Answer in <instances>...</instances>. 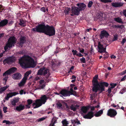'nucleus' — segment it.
<instances>
[{
    "mask_svg": "<svg viewBox=\"0 0 126 126\" xmlns=\"http://www.w3.org/2000/svg\"><path fill=\"white\" fill-rule=\"evenodd\" d=\"M20 64L24 68L34 67L36 64V62L28 55H25L19 59Z\"/></svg>",
    "mask_w": 126,
    "mask_h": 126,
    "instance_id": "1",
    "label": "nucleus"
},
{
    "mask_svg": "<svg viewBox=\"0 0 126 126\" xmlns=\"http://www.w3.org/2000/svg\"><path fill=\"white\" fill-rule=\"evenodd\" d=\"M47 99V97L45 95H42L40 99L36 100L35 102L33 103V106H35L33 107V108H38L41 106L43 104H44Z\"/></svg>",
    "mask_w": 126,
    "mask_h": 126,
    "instance_id": "2",
    "label": "nucleus"
},
{
    "mask_svg": "<svg viewBox=\"0 0 126 126\" xmlns=\"http://www.w3.org/2000/svg\"><path fill=\"white\" fill-rule=\"evenodd\" d=\"M16 40L14 37H10L8 40L7 43L4 47L5 51H7L8 48H10L14 46V44L16 43Z\"/></svg>",
    "mask_w": 126,
    "mask_h": 126,
    "instance_id": "3",
    "label": "nucleus"
},
{
    "mask_svg": "<svg viewBox=\"0 0 126 126\" xmlns=\"http://www.w3.org/2000/svg\"><path fill=\"white\" fill-rule=\"evenodd\" d=\"M47 27L44 24H40L36 26L35 28L32 29V30L34 32H36L44 33Z\"/></svg>",
    "mask_w": 126,
    "mask_h": 126,
    "instance_id": "4",
    "label": "nucleus"
},
{
    "mask_svg": "<svg viewBox=\"0 0 126 126\" xmlns=\"http://www.w3.org/2000/svg\"><path fill=\"white\" fill-rule=\"evenodd\" d=\"M44 33L50 36L54 35L55 34V30L53 26H50L47 25L45 31Z\"/></svg>",
    "mask_w": 126,
    "mask_h": 126,
    "instance_id": "5",
    "label": "nucleus"
},
{
    "mask_svg": "<svg viewBox=\"0 0 126 126\" xmlns=\"http://www.w3.org/2000/svg\"><path fill=\"white\" fill-rule=\"evenodd\" d=\"M37 74L38 75H43L46 78H48L50 75L49 70L44 67L41 68L38 71Z\"/></svg>",
    "mask_w": 126,
    "mask_h": 126,
    "instance_id": "6",
    "label": "nucleus"
},
{
    "mask_svg": "<svg viewBox=\"0 0 126 126\" xmlns=\"http://www.w3.org/2000/svg\"><path fill=\"white\" fill-rule=\"evenodd\" d=\"M98 51L100 53H104L106 52V47L104 45L102 42H99L98 44Z\"/></svg>",
    "mask_w": 126,
    "mask_h": 126,
    "instance_id": "7",
    "label": "nucleus"
},
{
    "mask_svg": "<svg viewBox=\"0 0 126 126\" xmlns=\"http://www.w3.org/2000/svg\"><path fill=\"white\" fill-rule=\"evenodd\" d=\"M98 76L97 75H95L93 78V84L94 87L93 88V91L96 92L97 90H96L97 88V87L99 86V83L97 82V78Z\"/></svg>",
    "mask_w": 126,
    "mask_h": 126,
    "instance_id": "8",
    "label": "nucleus"
},
{
    "mask_svg": "<svg viewBox=\"0 0 126 126\" xmlns=\"http://www.w3.org/2000/svg\"><path fill=\"white\" fill-rule=\"evenodd\" d=\"M108 85V84L107 82H103L100 83V84L99 83V86L97 87V92L98 90H100L101 92L103 91L104 90V86L107 87ZM96 90H97V89Z\"/></svg>",
    "mask_w": 126,
    "mask_h": 126,
    "instance_id": "9",
    "label": "nucleus"
},
{
    "mask_svg": "<svg viewBox=\"0 0 126 126\" xmlns=\"http://www.w3.org/2000/svg\"><path fill=\"white\" fill-rule=\"evenodd\" d=\"M72 14L71 15L73 16L74 15H78L79 14L80 12L79 10L77 7H72Z\"/></svg>",
    "mask_w": 126,
    "mask_h": 126,
    "instance_id": "10",
    "label": "nucleus"
},
{
    "mask_svg": "<svg viewBox=\"0 0 126 126\" xmlns=\"http://www.w3.org/2000/svg\"><path fill=\"white\" fill-rule=\"evenodd\" d=\"M117 114L116 111L114 110L110 109L108 110L107 114L108 116L113 117H114Z\"/></svg>",
    "mask_w": 126,
    "mask_h": 126,
    "instance_id": "11",
    "label": "nucleus"
},
{
    "mask_svg": "<svg viewBox=\"0 0 126 126\" xmlns=\"http://www.w3.org/2000/svg\"><path fill=\"white\" fill-rule=\"evenodd\" d=\"M15 59V58L14 57H10L8 58L5 59L3 61V62L5 63H7L9 64H10L12 63L13 62H14Z\"/></svg>",
    "mask_w": 126,
    "mask_h": 126,
    "instance_id": "12",
    "label": "nucleus"
},
{
    "mask_svg": "<svg viewBox=\"0 0 126 126\" xmlns=\"http://www.w3.org/2000/svg\"><path fill=\"white\" fill-rule=\"evenodd\" d=\"M60 93L64 96H69L71 94L70 91L65 90H62L60 92Z\"/></svg>",
    "mask_w": 126,
    "mask_h": 126,
    "instance_id": "13",
    "label": "nucleus"
},
{
    "mask_svg": "<svg viewBox=\"0 0 126 126\" xmlns=\"http://www.w3.org/2000/svg\"><path fill=\"white\" fill-rule=\"evenodd\" d=\"M76 5L80 11L84 10L86 7V5L83 3H77Z\"/></svg>",
    "mask_w": 126,
    "mask_h": 126,
    "instance_id": "14",
    "label": "nucleus"
},
{
    "mask_svg": "<svg viewBox=\"0 0 126 126\" xmlns=\"http://www.w3.org/2000/svg\"><path fill=\"white\" fill-rule=\"evenodd\" d=\"M40 84L38 87L36 89V88L35 90L38 89H43L45 86L46 85L45 82L43 80H40L39 82Z\"/></svg>",
    "mask_w": 126,
    "mask_h": 126,
    "instance_id": "15",
    "label": "nucleus"
},
{
    "mask_svg": "<svg viewBox=\"0 0 126 126\" xmlns=\"http://www.w3.org/2000/svg\"><path fill=\"white\" fill-rule=\"evenodd\" d=\"M21 75L19 73L15 74L12 76V78L14 80H18L21 78Z\"/></svg>",
    "mask_w": 126,
    "mask_h": 126,
    "instance_id": "16",
    "label": "nucleus"
},
{
    "mask_svg": "<svg viewBox=\"0 0 126 126\" xmlns=\"http://www.w3.org/2000/svg\"><path fill=\"white\" fill-rule=\"evenodd\" d=\"M18 94V93L16 92L9 93L7 94L6 96L5 97V99L6 100H8L9 98L13 96H15Z\"/></svg>",
    "mask_w": 126,
    "mask_h": 126,
    "instance_id": "17",
    "label": "nucleus"
},
{
    "mask_svg": "<svg viewBox=\"0 0 126 126\" xmlns=\"http://www.w3.org/2000/svg\"><path fill=\"white\" fill-rule=\"evenodd\" d=\"M94 116L93 113L92 111L89 112L87 114L83 116V117L86 119H91Z\"/></svg>",
    "mask_w": 126,
    "mask_h": 126,
    "instance_id": "18",
    "label": "nucleus"
},
{
    "mask_svg": "<svg viewBox=\"0 0 126 126\" xmlns=\"http://www.w3.org/2000/svg\"><path fill=\"white\" fill-rule=\"evenodd\" d=\"M25 108L24 105L23 104L19 105L17 106L15 108V109L18 111H20L23 110Z\"/></svg>",
    "mask_w": 126,
    "mask_h": 126,
    "instance_id": "19",
    "label": "nucleus"
},
{
    "mask_svg": "<svg viewBox=\"0 0 126 126\" xmlns=\"http://www.w3.org/2000/svg\"><path fill=\"white\" fill-rule=\"evenodd\" d=\"M109 35L108 33L105 31H101L100 34V36L101 39H102L104 36L106 37H107Z\"/></svg>",
    "mask_w": 126,
    "mask_h": 126,
    "instance_id": "20",
    "label": "nucleus"
},
{
    "mask_svg": "<svg viewBox=\"0 0 126 126\" xmlns=\"http://www.w3.org/2000/svg\"><path fill=\"white\" fill-rule=\"evenodd\" d=\"M10 74L8 71V70L6 71L4 73L3 75V76L4 78L3 79V80L5 82V84L7 79L8 77V75H9Z\"/></svg>",
    "mask_w": 126,
    "mask_h": 126,
    "instance_id": "21",
    "label": "nucleus"
},
{
    "mask_svg": "<svg viewBox=\"0 0 126 126\" xmlns=\"http://www.w3.org/2000/svg\"><path fill=\"white\" fill-rule=\"evenodd\" d=\"M27 80L26 78H23L20 82L18 84V86L20 87L24 86Z\"/></svg>",
    "mask_w": 126,
    "mask_h": 126,
    "instance_id": "22",
    "label": "nucleus"
},
{
    "mask_svg": "<svg viewBox=\"0 0 126 126\" xmlns=\"http://www.w3.org/2000/svg\"><path fill=\"white\" fill-rule=\"evenodd\" d=\"M89 108L88 107H83L81 109L80 112L83 114L86 113L88 110Z\"/></svg>",
    "mask_w": 126,
    "mask_h": 126,
    "instance_id": "23",
    "label": "nucleus"
},
{
    "mask_svg": "<svg viewBox=\"0 0 126 126\" xmlns=\"http://www.w3.org/2000/svg\"><path fill=\"white\" fill-rule=\"evenodd\" d=\"M112 6L115 7H118L122 6L123 4L121 3L113 2L111 4Z\"/></svg>",
    "mask_w": 126,
    "mask_h": 126,
    "instance_id": "24",
    "label": "nucleus"
},
{
    "mask_svg": "<svg viewBox=\"0 0 126 126\" xmlns=\"http://www.w3.org/2000/svg\"><path fill=\"white\" fill-rule=\"evenodd\" d=\"M79 106L77 104H74L72 105L70 107L71 109L74 111H75L79 107Z\"/></svg>",
    "mask_w": 126,
    "mask_h": 126,
    "instance_id": "25",
    "label": "nucleus"
},
{
    "mask_svg": "<svg viewBox=\"0 0 126 126\" xmlns=\"http://www.w3.org/2000/svg\"><path fill=\"white\" fill-rule=\"evenodd\" d=\"M71 121L72 123L73 124V126H76L77 125L80 124V122L78 120H72Z\"/></svg>",
    "mask_w": 126,
    "mask_h": 126,
    "instance_id": "26",
    "label": "nucleus"
},
{
    "mask_svg": "<svg viewBox=\"0 0 126 126\" xmlns=\"http://www.w3.org/2000/svg\"><path fill=\"white\" fill-rule=\"evenodd\" d=\"M103 110H100L96 112L94 116L96 117L100 116L103 114Z\"/></svg>",
    "mask_w": 126,
    "mask_h": 126,
    "instance_id": "27",
    "label": "nucleus"
},
{
    "mask_svg": "<svg viewBox=\"0 0 126 126\" xmlns=\"http://www.w3.org/2000/svg\"><path fill=\"white\" fill-rule=\"evenodd\" d=\"M8 23V20L6 19L1 21L0 22V27H2L6 25Z\"/></svg>",
    "mask_w": 126,
    "mask_h": 126,
    "instance_id": "28",
    "label": "nucleus"
},
{
    "mask_svg": "<svg viewBox=\"0 0 126 126\" xmlns=\"http://www.w3.org/2000/svg\"><path fill=\"white\" fill-rule=\"evenodd\" d=\"M25 42V37H22L20 39V41L19 42V44L22 47L23 44Z\"/></svg>",
    "mask_w": 126,
    "mask_h": 126,
    "instance_id": "29",
    "label": "nucleus"
},
{
    "mask_svg": "<svg viewBox=\"0 0 126 126\" xmlns=\"http://www.w3.org/2000/svg\"><path fill=\"white\" fill-rule=\"evenodd\" d=\"M9 87V85H7L0 88V93L2 94Z\"/></svg>",
    "mask_w": 126,
    "mask_h": 126,
    "instance_id": "30",
    "label": "nucleus"
},
{
    "mask_svg": "<svg viewBox=\"0 0 126 126\" xmlns=\"http://www.w3.org/2000/svg\"><path fill=\"white\" fill-rule=\"evenodd\" d=\"M16 68L15 67H12L9 70H8L10 74L13 73L16 70Z\"/></svg>",
    "mask_w": 126,
    "mask_h": 126,
    "instance_id": "31",
    "label": "nucleus"
},
{
    "mask_svg": "<svg viewBox=\"0 0 126 126\" xmlns=\"http://www.w3.org/2000/svg\"><path fill=\"white\" fill-rule=\"evenodd\" d=\"M56 118H53L52 119L51 123L50 124L49 126H54V124L55 123H56Z\"/></svg>",
    "mask_w": 126,
    "mask_h": 126,
    "instance_id": "32",
    "label": "nucleus"
},
{
    "mask_svg": "<svg viewBox=\"0 0 126 126\" xmlns=\"http://www.w3.org/2000/svg\"><path fill=\"white\" fill-rule=\"evenodd\" d=\"M114 19L115 21L118 23H123L122 19L119 17L114 18Z\"/></svg>",
    "mask_w": 126,
    "mask_h": 126,
    "instance_id": "33",
    "label": "nucleus"
},
{
    "mask_svg": "<svg viewBox=\"0 0 126 126\" xmlns=\"http://www.w3.org/2000/svg\"><path fill=\"white\" fill-rule=\"evenodd\" d=\"M18 101V99H14L11 101L12 104L13 106H15L16 103Z\"/></svg>",
    "mask_w": 126,
    "mask_h": 126,
    "instance_id": "34",
    "label": "nucleus"
},
{
    "mask_svg": "<svg viewBox=\"0 0 126 126\" xmlns=\"http://www.w3.org/2000/svg\"><path fill=\"white\" fill-rule=\"evenodd\" d=\"M31 71H29L26 72L25 75L24 76L23 78H26V80H27L29 75L31 73Z\"/></svg>",
    "mask_w": 126,
    "mask_h": 126,
    "instance_id": "35",
    "label": "nucleus"
},
{
    "mask_svg": "<svg viewBox=\"0 0 126 126\" xmlns=\"http://www.w3.org/2000/svg\"><path fill=\"white\" fill-rule=\"evenodd\" d=\"M27 102L28 104L26 105V106L27 108H29L30 107V105L32 103V101L31 99H28L27 100Z\"/></svg>",
    "mask_w": 126,
    "mask_h": 126,
    "instance_id": "36",
    "label": "nucleus"
},
{
    "mask_svg": "<svg viewBox=\"0 0 126 126\" xmlns=\"http://www.w3.org/2000/svg\"><path fill=\"white\" fill-rule=\"evenodd\" d=\"M70 11V9L69 8H66L64 11V13L65 14L67 15L68 14Z\"/></svg>",
    "mask_w": 126,
    "mask_h": 126,
    "instance_id": "37",
    "label": "nucleus"
},
{
    "mask_svg": "<svg viewBox=\"0 0 126 126\" xmlns=\"http://www.w3.org/2000/svg\"><path fill=\"white\" fill-rule=\"evenodd\" d=\"M25 23L26 22L25 21L23 20H20V21L19 24L21 26L24 27L26 26Z\"/></svg>",
    "mask_w": 126,
    "mask_h": 126,
    "instance_id": "38",
    "label": "nucleus"
},
{
    "mask_svg": "<svg viewBox=\"0 0 126 126\" xmlns=\"http://www.w3.org/2000/svg\"><path fill=\"white\" fill-rule=\"evenodd\" d=\"M100 1L104 3L110 2H111V0H99Z\"/></svg>",
    "mask_w": 126,
    "mask_h": 126,
    "instance_id": "39",
    "label": "nucleus"
},
{
    "mask_svg": "<svg viewBox=\"0 0 126 126\" xmlns=\"http://www.w3.org/2000/svg\"><path fill=\"white\" fill-rule=\"evenodd\" d=\"M80 61L82 63H85L86 62L85 59L84 57H82V58H80Z\"/></svg>",
    "mask_w": 126,
    "mask_h": 126,
    "instance_id": "40",
    "label": "nucleus"
},
{
    "mask_svg": "<svg viewBox=\"0 0 126 126\" xmlns=\"http://www.w3.org/2000/svg\"><path fill=\"white\" fill-rule=\"evenodd\" d=\"M2 123H5L7 124H11V123L8 120H4L3 121Z\"/></svg>",
    "mask_w": 126,
    "mask_h": 126,
    "instance_id": "41",
    "label": "nucleus"
},
{
    "mask_svg": "<svg viewBox=\"0 0 126 126\" xmlns=\"http://www.w3.org/2000/svg\"><path fill=\"white\" fill-rule=\"evenodd\" d=\"M46 117H43L40 118H39L37 120V121L38 122H41L42 121L46 119Z\"/></svg>",
    "mask_w": 126,
    "mask_h": 126,
    "instance_id": "42",
    "label": "nucleus"
},
{
    "mask_svg": "<svg viewBox=\"0 0 126 126\" xmlns=\"http://www.w3.org/2000/svg\"><path fill=\"white\" fill-rule=\"evenodd\" d=\"M118 35L117 34H115L114 36V37L113 38V41L116 40L118 39Z\"/></svg>",
    "mask_w": 126,
    "mask_h": 126,
    "instance_id": "43",
    "label": "nucleus"
},
{
    "mask_svg": "<svg viewBox=\"0 0 126 126\" xmlns=\"http://www.w3.org/2000/svg\"><path fill=\"white\" fill-rule=\"evenodd\" d=\"M93 3V2L92 1H89L88 5V7H91Z\"/></svg>",
    "mask_w": 126,
    "mask_h": 126,
    "instance_id": "44",
    "label": "nucleus"
},
{
    "mask_svg": "<svg viewBox=\"0 0 126 126\" xmlns=\"http://www.w3.org/2000/svg\"><path fill=\"white\" fill-rule=\"evenodd\" d=\"M117 84L116 83H111L110 84L111 87H110L111 89H112L114 88L115 86H116Z\"/></svg>",
    "mask_w": 126,
    "mask_h": 126,
    "instance_id": "45",
    "label": "nucleus"
},
{
    "mask_svg": "<svg viewBox=\"0 0 126 126\" xmlns=\"http://www.w3.org/2000/svg\"><path fill=\"white\" fill-rule=\"evenodd\" d=\"M72 52L73 53V54L74 55H76L78 54V51H76V50H73L72 51Z\"/></svg>",
    "mask_w": 126,
    "mask_h": 126,
    "instance_id": "46",
    "label": "nucleus"
},
{
    "mask_svg": "<svg viewBox=\"0 0 126 126\" xmlns=\"http://www.w3.org/2000/svg\"><path fill=\"white\" fill-rule=\"evenodd\" d=\"M56 105L58 108H61L62 106V104L58 102L57 104Z\"/></svg>",
    "mask_w": 126,
    "mask_h": 126,
    "instance_id": "47",
    "label": "nucleus"
},
{
    "mask_svg": "<svg viewBox=\"0 0 126 126\" xmlns=\"http://www.w3.org/2000/svg\"><path fill=\"white\" fill-rule=\"evenodd\" d=\"M99 107V105H98L96 106L92 107H91V109L92 110H94L95 108H98Z\"/></svg>",
    "mask_w": 126,
    "mask_h": 126,
    "instance_id": "48",
    "label": "nucleus"
},
{
    "mask_svg": "<svg viewBox=\"0 0 126 126\" xmlns=\"http://www.w3.org/2000/svg\"><path fill=\"white\" fill-rule=\"evenodd\" d=\"M7 107H4L3 109V111L4 113H6L7 112Z\"/></svg>",
    "mask_w": 126,
    "mask_h": 126,
    "instance_id": "49",
    "label": "nucleus"
},
{
    "mask_svg": "<svg viewBox=\"0 0 126 126\" xmlns=\"http://www.w3.org/2000/svg\"><path fill=\"white\" fill-rule=\"evenodd\" d=\"M111 89H111V88L109 87L108 90L107 91L108 92V95L109 96L110 95V94L111 93Z\"/></svg>",
    "mask_w": 126,
    "mask_h": 126,
    "instance_id": "50",
    "label": "nucleus"
},
{
    "mask_svg": "<svg viewBox=\"0 0 126 126\" xmlns=\"http://www.w3.org/2000/svg\"><path fill=\"white\" fill-rule=\"evenodd\" d=\"M25 94L26 93L25 92H24L22 90H21L20 91H19V93L20 94Z\"/></svg>",
    "mask_w": 126,
    "mask_h": 126,
    "instance_id": "51",
    "label": "nucleus"
},
{
    "mask_svg": "<svg viewBox=\"0 0 126 126\" xmlns=\"http://www.w3.org/2000/svg\"><path fill=\"white\" fill-rule=\"evenodd\" d=\"M79 50L80 52L81 53H83L84 51V50L83 48L81 49L79 48Z\"/></svg>",
    "mask_w": 126,
    "mask_h": 126,
    "instance_id": "52",
    "label": "nucleus"
},
{
    "mask_svg": "<svg viewBox=\"0 0 126 126\" xmlns=\"http://www.w3.org/2000/svg\"><path fill=\"white\" fill-rule=\"evenodd\" d=\"M126 41V38H124L121 42L122 45H123L125 42Z\"/></svg>",
    "mask_w": 126,
    "mask_h": 126,
    "instance_id": "53",
    "label": "nucleus"
},
{
    "mask_svg": "<svg viewBox=\"0 0 126 126\" xmlns=\"http://www.w3.org/2000/svg\"><path fill=\"white\" fill-rule=\"evenodd\" d=\"M3 118V115L2 113V111L0 109V118L2 119Z\"/></svg>",
    "mask_w": 126,
    "mask_h": 126,
    "instance_id": "54",
    "label": "nucleus"
},
{
    "mask_svg": "<svg viewBox=\"0 0 126 126\" xmlns=\"http://www.w3.org/2000/svg\"><path fill=\"white\" fill-rule=\"evenodd\" d=\"M126 91L125 90V89H123L120 92V93L122 94H123Z\"/></svg>",
    "mask_w": 126,
    "mask_h": 126,
    "instance_id": "55",
    "label": "nucleus"
},
{
    "mask_svg": "<svg viewBox=\"0 0 126 126\" xmlns=\"http://www.w3.org/2000/svg\"><path fill=\"white\" fill-rule=\"evenodd\" d=\"M40 10L42 12H46L45 8L44 7H42L41 8Z\"/></svg>",
    "mask_w": 126,
    "mask_h": 126,
    "instance_id": "56",
    "label": "nucleus"
},
{
    "mask_svg": "<svg viewBox=\"0 0 126 126\" xmlns=\"http://www.w3.org/2000/svg\"><path fill=\"white\" fill-rule=\"evenodd\" d=\"M77 56H78L79 57H81L83 56V55H82V54H81L80 53H78V54H77Z\"/></svg>",
    "mask_w": 126,
    "mask_h": 126,
    "instance_id": "57",
    "label": "nucleus"
},
{
    "mask_svg": "<svg viewBox=\"0 0 126 126\" xmlns=\"http://www.w3.org/2000/svg\"><path fill=\"white\" fill-rule=\"evenodd\" d=\"M126 79V75L123 78H122L121 79V81H123L125 80Z\"/></svg>",
    "mask_w": 126,
    "mask_h": 126,
    "instance_id": "58",
    "label": "nucleus"
},
{
    "mask_svg": "<svg viewBox=\"0 0 126 126\" xmlns=\"http://www.w3.org/2000/svg\"><path fill=\"white\" fill-rule=\"evenodd\" d=\"M112 106L114 108H115L117 107V109H118L119 108V106L118 105H114V104H113Z\"/></svg>",
    "mask_w": 126,
    "mask_h": 126,
    "instance_id": "59",
    "label": "nucleus"
},
{
    "mask_svg": "<svg viewBox=\"0 0 126 126\" xmlns=\"http://www.w3.org/2000/svg\"><path fill=\"white\" fill-rule=\"evenodd\" d=\"M71 94V95H75V94H76V92L75 91H73V92H70Z\"/></svg>",
    "mask_w": 126,
    "mask_h": 126,
    "instance_id": "60",
    "label": "nucleus"
},
{
    "mask_svg": "<svg viewBox=\"0 0 126 126\" xmlns=\"http://www.w3.org/2000/svg\"><path fill=\"white\" fill-rule=\"evenodd\" d=\"M126 73V72H125V71H123L121 73H120V74L121 75H124V74H125Z\"/></svg>",
    "mask_w": 126,
    "mask_h": 126,
    "instance_id": "61",
    "label": "nucleus"
},
{
    "mask_svg": "<svg viewBox=\"0 0 126 126\" xmlns=\"http://www.w3.org/2000/svg\"><path fill=\"white\" fill-rule=\"evenodd\" d=\"M123 14L126 17V9L124 10L123 12Z\"/></svg>",
    "mask_w": 126,
    "mask_h": 126,
    "instance_id": "62",
    "label": "nucleus"
},
{
    "mask_svg": "<svg viewBox=\"0 0 126 126\" xmlns=\"http://www.w3.org/2000/svg\"><path fill=\"white\" fill-rule=\"evenodd\" d=\"M119 28H121V29H123L124 27V26L123 25H119Z\"/></svg>",
    "mask_w": 126,
    "mask_h": 126,
    "instance_id": "63",
    "label": "nucleus"
},
{
    "mask_svg": "<svg viewBox=\"0 0 126 126\" xmlns=\"http://www.w3.org/2000/svg\"><path fill=\"white\" fill-rule=\"evenodd\" d=\"M111 58L115 59L116 58V57L115 56L112 55L111 56Z\"/></svg>",
    "mask_w": 126,
    "mask_h": 126,
    "instance_id": "64",
    "label": "nucleus"
}]
</instances>
